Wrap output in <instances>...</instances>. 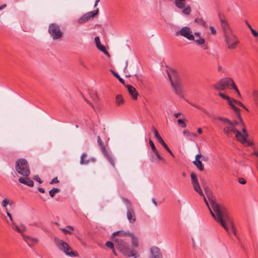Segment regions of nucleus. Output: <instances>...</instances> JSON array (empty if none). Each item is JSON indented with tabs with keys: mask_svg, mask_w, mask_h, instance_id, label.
<instances>
[{
	"mask_svg": "<svg viewBox=\"0 0 258 258\" xmlns=\"http://www.w3.org/2000/svg\"><path fill=\"white\" fill-rule=\"evenodd\" d=\"M178 124L180 126V127L182 128H184L186 127V123L185 121L181 119H178L177 120Z\"/></svg>",
	"mask_w": 258,
	"mask_h": 258,
	"instance_id": "obj_35",
	"label": "nucleus"
},
{
	"mask_svg": "<svg viewBox=\"0 0 258 258\" xmlns=\"http://www.w3.org/2000/svg\"><path fill=\"white\" fill-rule=\"evenodd\" d=\"M195 34L196 36H200V33H199V32H196V33H195Z\"/></svg>",
	"mask_w": 258,
	"mask_h": 258,
	"instance_id": "obj_61",
	"label": "nucleus"
},
{
	"mask_svg": "<svg viewBox=\"0 0 258 258\" xmlns=\"http://www.w3.org/2000/svg\"><path fill=\"white\" fill-rule=\"evenodd\" d=\"M124 103V99L122 96L120 94H118L115 97V104L117 106L123 105Z\"/></svg>",
	"mask_w": 258,
	"mask_h": 258,
	"instance_id": "obj_25",
	"label": "nucleus"
},
{
	"mask_svg": "<svg viewBox=\"0 0 258 258\" xmlns=\"http://www.w3.org/2000/svg\"><path fill=\"white\" fill-rule=\"evenodd\" d=\"M6 212L7 213V216L9 217L10 220L11 221L12 223H14L13 217H12V215L9 213L8 210L7 211V212Z\"/></svg>",
	"mask_w": 258,
	"mask_h": 258,
	"instance_id": "obj_47",
	"label": "nucleus"
},
{
	"mask_svg": "<svg viewBox=\"0 0 258 258\" xmlns=\"http://www.w3.org/2000/svg\"><path fill=\"white\" fill-rule=\"evenodd\" d=\"M48 31L49 34L54 40L61 38L63 35V33L61 31L59 25L56 23L50 24L49 26Z\"/></svg>",
	"mask_w": 258,
	"mask_h": 258,
	"instance_id": "obj_6",
	"label": "nucleus"
},
{
	"mask_svg": "<svg viewBox=\"0 0 258 258\" xmlns=\"http://www.w3.org/2000/svg\"><path fill=\"white\" fill-rule=\"evenodd\" d=\"M59 182L57 177L53 178L50 182V184H52L54 183H57Z\"/></svg>",
	"mask_w": 258,
	"mask_h": 258,
	"instance_id": "obj_46",
	"label": "nucleus"
},
{
	"mask_svg": "<svg viewBox=\"0 0 258 258\" xmlns=\"http://www.w3.org/2000/svg\"><path fill=\"white\" fill-rule=\"evenodd\" d=\"M195 22L199 25H201L205 28L208 27L207 22L202 18H197L195 19Z\"/></svg>",
	"mask_w": 258,
	"mask_h": 258,
	"instance_id": "obj_27",
	"label": "nucleus"
},
{
	"mask_svg": "<svg viewBox=\"0 0 258 258\" xmlns=\"http://www.w3.org/2000/svg\"><path fill=\"white\" fill-rule=\"evenodd\" d=\"M221 81V83L223 84L224 87L226 89V88L229 87L230 86L232 87V88L236 91L237 95L239 96H240V93L236 86L234 82L231 78H225L220 80Z\"/></svg>",
	"mask_w": 258,
	"mask_h": 258,
	"instance_id": "obj_12",
	"label": "nucleus"
},
{
	"mask_svg": "<svg viewBox=\"0 0 258 258\" xmlns=\"http://www.w3.org/2000/svg\"><path fill=\"white\" fill-rule=\"evenodd\" d=\"M98 13V9L96 10L86 13L78 20V23L79 24H83L88 21L90 18L95 17Z\"/></svg>",
	"mask_w": 258,
	"mask_h": 258,
	"instance_id": "obj_13",
	"label": "nucleus"
},
{
	"mask_svg": "<svg viewBox=\"0 0 258 258\" xmlns=\"http://www.w3.org/2000/svg\"><path fill=\"white\" fill-rule=\"evenodd\" d=\"M94 40L97 48L103 52L105 54L109 55V53L106 50L105 47L101 44L99 37L98 36H96L95 37Z\"/></svg>",
	"mask_w": 258,
	"mask_h": 258,
	"instance_id": "obj_21",
	"label": "nucleus"
},
{
	"mask_svg": "<svg viewBox=\"0 0 258 258\" xmlns=\"http://www.w3.org/2000/svg\"><path fill=\"white\" fill-rule=\"evenodd\" d=\"M191 183L194 190L201 196H203L204 200L213 218L220 223L228 233L232 232L236 234V230L229 215L227 209L223 205H219L212 198H209L212 211L198 182L197 174L192 172L190 174Z\"/></svg>",
	"mask_w": 258,
	"mask_h": 258,
	"instance_id": "obj_1",
	"label": "nucleus"
},
{
	"mask_svg": "<svg viewBox=\"0 0 258 258\" xmlns=\"http://www.w3.org/2000/svg\"><path fill=\"white\" fill-rule=\"evenodd\" d=\"M225 133L228 136H231L234 133L237 140L242 144H247V146L252 145V142L248 140V134L247 130H224Z\"/></svg>",
	"mask_w": 258,
	"mask_h": 258,
	"instance_id": "obj_4",
	"label": "nucleus"
},
{
	"mask_svg": "<svg viewBox=\"0 0 258 258\" xmlns=\"http://www.w3.org/2000/svg\"><path fill=\"white\" fill-rule=\"evenodd\" d=\"M203 157L202 155L201 154H197L196 156V160L195 161H200V159Z\"/></svg>",
	"mask_w": 258,
	"mask_h": 258,
	"instance_id": "obj_48",
	"label": "nucleus"
},
{
	"mask_svg": "<svg viewBox=\"0 0 258 258\" xmlns=\"http://www.w3.org/2000/svg\"><path fill=\"white\" fill-rule=\"evenodd\" d=\"M150 258H162L160 249L157 246H153L150 248Z\"/></svg>",
	"mask_w": 258,
	"mask_h": 258,
	"instance_id": "obj_17",
	"label": "nucleus"
},
{
	"mask_svg": "<svg viewBox=\"0 0 258 258\" xmlns=\"http://www.w3.org/2000/svg\"><path fill=\"white\" fill-rule=\"evenodd\" d=\"M167 74L171 84L172 82H180L178 74L177 71L172 68H169L167 70Z\"/></svg>",
	"mask_w": 258,
	"mask_h": 258,
	"instance_id": "obj_14",
	"label": "nucleus"
},
{
	"mask_svg": "<svg viewBox=\"0 0 258 258\" xmlns=\"http://www.w3.org/2000/svg\"><path fill=\"white\" fill-rule=\"evenodd\" d=\"M110 72L112 73V74L114 75V76L115 77H116L119 80V81L122 84L125 85L124 80L122 78H120V76L118 75V74L117 73L115 72L112 70H110Z\"/></svg>",
	"mask_w": 258,
	"mask_h": 258,
	"instance_id": "obj_32",
	"label": "nucleus"
},
{
	"mask_svg": "<svg viewBox=\"0 0 258 258\" xmlns=\"http://www.w3.org/2000/svg\"><path fill=\"white\" fill-rule=\"evenodd\" d=\"M38 189L41 193H44L45 192L44 189L43 188H42L38 187Z\"/></svg>",
	"mask_w": 258,
	"mask_h": 258,
	"instance_id": "obj_51",
	"label": "nucleus"
},
{
	"mask_svg": "<svg viewBox=\"0 0 258 258\" xmlns=\"http://www.w3.org/2000/svg\"><path fill=\"white\" fill-rule=\"evenodd\" d=\"M127 218L129 222L134 223L136 221V216L133 209H129L127 211Z\"/></svg>",
	"mask_w": 258,
	"mask_h": 258,
	"instance_id": "obj_23",
	"label": "nucleus"
},
{
	"mask_svg": "<svg viewBox=\"0 0 258 258\" xmlns=\"http://www.w3.org/2000/svg\"><path fill=\"white\" fill-rule=\"evenodd\" d=\"M34 179L41 183L42 182V180L40 179L38 175H35L34 176Z\"/></svg>",
	"mask_w": 258,
	"mask_h": 258,
	"instance_id": "obj_45",
	"label": "nucleus"
},
{
	"mask_svg": "<svg viewBox=\"0 0 258 258\" xmlns=\"http://www.w3.org/2000/svg\"><path fill=\"white\" fill-rule=\"evenodd\" d=\"M112 238L118 249L124 255L137 258L139 256L138 252L134 249L139 246L137 237L132 232L119 231L114 232Z\"/></svg>",
	"mask_w": 258,
	"mask_h": 258,
	"instance_id": "obj_2",
	"label": "nucleus"
},
{
	"mask_svg": "<svg viewBox=\"0 0 258 258\" xmlns=\"http://www.w3.org/2000/svg\"><path fill=\"white\" fill-rule=\"evenodd\" d=\"M193 163L195 165V166L200 170L203 171L204 169V166L202 162L200 161H193Z\"/></svg>",
	"mask_w": 258,
	"mask_h": 258,
	"instance_id": "obj_30",
	"label": "nucleus"
},
{
	"mask_svg": "<svg viewBox=\"0 0 258 258\" xmlns=\"http://www.w3.org/2000/svg\"><path fill=\"white\" fill-rule=\"evenodd\" d=\"M180 35L189 40H194V36L192 34L190 28L188 27H183L179 31L176 32V35Z\"/></svg>",
	"mask_w": 258,
	"mask_h": 258,
	"instance_id": "obj_10",
	"label": "nucleus"
},
{
	"mask_svg": "<svg viewBox=\"0 0 258 258\" xmlns=\"http://www.w3.org/2000/svg\"><path fill=\"white\" fill-rule=\"evenodd\" d=\"M112 251H113V254H114L115 255H117V253H116V252H115V251L114 250V249L113 248V250H112Z\"/></svg>",
	"mask_w": 258,
	"mask_h": 258,
	"instance_id": "obj_60",
	"label": "nucleus"
},
{
	"mask_svg": "<svg viewBox=\"0 0 258 258\" xmlns=\"http://www.w3.org/2000/svg\"><path fill=\"white\" fill-rule=\"evenodd\" d=\"M127 66V62L126 61V65H125V67L124 69V71H125V70L126 69Z\"/></svg>",
	"mask_w": 258,
	"mask_h": 258,
	"instance_id": "obj_63",
	"label": "nucleus"
},
{
	"mask_svg": "<svg viewBox=\"0 0 258 258\" xmlns=\"http://www.w3.org/2000/svg\"><path fill=\"white\" fill-rule=\"evenodd\" d=\"M229 105L231 106V107L233 109V110L235 112L236 116L238 117L239 119V122L240 124L243 126L242 129H245V126L243 124L242 118L240 116V109L237 107L234 104L235 103L233 101V99H230L229 101H228Z\"/></svg>",
	"mask_w": 258,
	"mask_h": 258,
	"instance_id": "obj_15",
	"label": "nucleus"
},
{
	"mask_svg": "<svg viewBox=\"0 0 258 258\" xmlns=\"http://www.w3.org/2000/svg\"><path fill=\"white\" fill-rule=\"evenodd\" d=\"M190 104H191L192 106H194V107H196V108H198V109H199L203 110V109H202V108H201L200 106H199V105H196V104H193V103H190Z\"/></svg>",
	"mask_w": 258,
	"mask_h": 258,
	"instance_id": "obj_49",
	"label": "nucleus"
},
{
	"mask_svg": "<svg viewBox=\"0 0 258 258\" xmlns=\"http://www.w3.org/2000/svg\"><path fill=\"white\" fill-rule=\"evenodd\" d=\"M183 134L187 139L190 140L194 139L197 136L196 134L190 132V130H184Z\"/></svg>",
	"mask_w": 258,
	"mask_h": 258,
	"instance_id": "obj_24",
	"label": "nucleus"
},
{
	"mask_svg": "<svg viewBox=\"0 0 258 258\" xmlns=\"http://www.w3.org/2000/svg\"><path fill=\"white\" fill-rule=\"evenodd\" d=\"M186 0H175V5L179 9H183L185 6Z\"/></svg>",
	"mask_w": 258,
	"mask_h": 258,
	"instance_id": "obj_29",
	"label": "nucleus"
},
{
	"mask_svg": "<svg viewBox=\"0 0 258 258\" xmlns=\"http://www.w3.org/2000/svg\"><path fill=\"white\" fill-rule=\"evenodd\" d=\"M219 96L222 97L223 99L227 100L228 101H229L231 99V98L229 96L226 95L225 94L222 93H219Z\"/></svg>",
	"mask_w": 258,
	"mask_h": 258,
	"instance_id": "obj_36",
	"label": "nucleus"
},
{
	"mask_svg": "<svg viewBox=\"0 0 258 258\" xmlns=\"http://www.w3.org/2000/svg\"><path fill=\"white\" fill-rule=\"evenodd\" d=\"M122 199H123V201L124 203L125 204L129 205H130V203L129 201L127 199H126L125 198H123Z\"/></svg>",
	"mask_w": 258,
	"mask_h": 258,
	"instance_id": "obj_50",
	"label": "nucleus"
},
{
	"mask_svg": "<svg viewBox=\"0 0 258 258\" xmlns=\"http://www.w3.org/2000/svg\"><path fill=\"white\" fill-rule=\"evenodd\" d=\"M56 244L58 248L62 250L67 255L70 256H76L75 252L73 251L71 247L64 241L62 240H58Z\"/></svg>",
	"mask_w": 258,
	"mask_h": 258,
	"instance_id": "obj_7",
	"label": "nucleus"
},
{
	"mask_svg": "<svg viewBox=\"0 0 258 258\" xmlns=\"http://www.w3.org/2000/svg\"><path fill=\"white\" fill-rule=\"evenodd\" d=\"M194 40L198 45L203 44L205 42V39L204 38H200L197 40L194 39Z\"/></svg>",
	"mask_w": 258,
	"mask_h": 258,
	"instance_id": "obj_37",
	"label": "nucleus"
},
{
	"mask_svg": "<svg viewBox=\"0 0 258 258\" xmlns=\"http://www.w3.org/2000/svg\"><path fill=\"white\" fill-rule=\"evenodd\" d=\"M100 0H96L95 1V4H94V7H96L97 6V5H98V3L100 2Z\"/></svg>",
	"mask_w": 258,
	"mask_h": 258,
	"instance_id": "obj_56",
	"label": "nucleus"
},
{
	"mask_svg": "<svg viewBox=\"0 0 258 258\" xmlns=\"http://www.w3.org/2000/svg\"><path fill=\"white\" fill-rule=\"evenodd\" d=\"M93 99L94 100H97L98 99V96H97L96 93H95V94L94 95V96L93 97Z\"/></svg>",
	"mask_w": 258,
	"mask_h": 258,
	"instance_id": "obj_55",
	"label": "nucleus"
},
{
	"mask_svg": "<svg viewBox=\"0 0 258 258\" xmlns=\"http://www.w3.org/2000/svg\"><path fill=\"white\" fill-rule=\"evenodd\" d=\"M180 115V113H176L174 114V116L175 118H178Z\"/></svg>",
	"mask_w": 258,
	"mask_h": 258,
	"instance_id": "obj_54",
	"label": "nucleus"
},
{
	"mask_svg": "<svg viewBox=\"0 0 258 258\" xmlns=\"http://www.w3.org/2000/svg\"><path fill=\"white\" fill-rule=\"evenodd\" d=\"M210 30L211 31V33L213 35H216V29L214 28V27L213 26H210Z\"/></svg>",
	"mask_w": 258,
	"mask_h": 258,
	"instance_id": "obj_42",
	"label": "nucleus"
},
{
	"mask_svg": "<svg viewBox=\"0 0 258 258\" xmlns=\"http://www.w3.org/2000/svg\"><path fill=\"white\" fill-rule=\"evenodd\" d=\"M105 245L110 248H113L114 244L111 241H107L105 243Z\"/></svg>",
	"mask_w": 258,
	"mask_h": 258,
	"instance_id": "obj_41",
	"label": "nucleus"
},
{
	"mask_svg": "<svg viewBox=\"0 0 258 258\" xmlns=\"http://www.w3.org/2000/svg\"><path fill=\"white\" fill-rule=\"evenodd\" d=\"M6 6H7V5L6 4H4V5L0 6V10H2L5 7H6Z\"/></svg>",
	"mask_w": 258,
	"mask_h": 258,
	"instance_id": "obj_53",
	"label": "nucleus"
},
{
	"mask_svg": "<svg viewBox=\"0 0 258 258\" xmlns=\"http://www.w3.org/2000/svg\"><path fill=\"white\" fill-rule=\"evenodd\" d=\"M245 23L246 24V25L247 26V27L249 28V29H250V30L252 29V27L251 26V25L248 23V22L247 21H246L245 22Z\"/></svg>",
	"mask_w": 258,
	"mask_h": 258,
	"instance_id": "obj_52",
	"label": "nucleus"
},
{
	"mask_svg": "<svg viewBox=\"0 0 258 258\" xmlns=\"http://www.w3.org/2000/svg\"><path fill=\"white\" fill-rule=\"evenodd\" d=\"M60 230L66 234H71L74 228L72 226H68L67 228H61Z\"/></svg>",
	"mask_w": 258,
	"mask_h": 258,
	"instance_id": "obj_28",
	"label": "nucleus"
},
{
	"mask_svg": "<svg viewBox=\"0 0 258 258\" xmlns=\"http://www.w3.org/2000/svg\"><path fill=\"white\" fill-rule=\"evenodd\" d=\"M12 202L10 200L5 198L2 202V206L4 209L5 212H7L8 210V206L12 205Z\"/></svg>",
	"mask_w": 258,
	"mask_h": 258,
	"instance_id": "obj_26",
	"label": "nucleus"
},
{
	"mask_svg": "<svg viewBox=\"0 0 258 258\" xmlns=\"http://www.w3.org/2000/svg\"><path fill=\"white\" fill-rule=\"evenodd\" d=\"M213 87L217 90H224L225 89L221 81L214 85Z\"/></svg>",
	"mask_w": 258,
	"mask_h": 258,
	"instance_id": "obj_31",
	"label": "nucleus"
},
{
	"mask_svg": "<svg viewBox=\"0 0 258 258\" xmlns=\"http://www.w3.org/2000/svg\"><path fill=\"white\" fill-rule=\"evenodd\" d=\"M87 157V154L85 153L82 154L80 158V164L82 165L84 164H88L90 162H94L95 161V159L94 158H91L89 159H87L86 158Z\"/></svg>",
	"mask_w": 258,
	"mask_h": 258,
	"instance_id": "obj_22",
	"label": "nucleus"
},
{
	"mask_svg": "<svg viewBox=\"0 0 258 258\" xmlns=\"http://www.w3.org/2000/svg\"><path fill=\"white\" fill-rule=\"evenodd\" d=\"M152 202H153V203L154 204V205H155V206H157V203H156V201H155V200L154 199H152Z\"/></svg>",
	"mask_w": 258,
	"mask_h": 258,
	"instance_id": "obj_59",
	"label": "nucleus"
},
{
	"mask_svg": "<svg viewBox=\"0 0 258 258\" xmlns=\"http://www.w3.org/2000/svg\"><path fill=\"white\" fill-rule=\"evenodd\" d=\"M233 101L234 102V103L235 104H236L237 105L240 106V107H242L243 108H244V109H245L246 110H247V109L246 108V107H245V106L243 104V103L242 102H241L240 101H237L235 99H233Z\"/></svg>",
	"mask_w": 258,
	"mask_h": 258,
	"instance_id": "obj_39",
	"label": "nucleus"
},
{
	"mask_svg": "<svg viewBox=\"0 0 258 258\" xmlns=\"http://www.w3.org/2000/svg\"><path fill=\"white\" fill-rule=\"evenodd\" d=\"M125 76H126V78H129V77H130L131 76V75H126Z\"/></svg>",
	"mask_w": 258,
	"mask_h": 258,
	"instance_id": "obj_64",
	"label": "nucleus"
},
{
	"mask_svg": "<svg viewBox=\"0 0 258 258\" xmlns=\"http://www.w3.org/2000/svg\"><path fill=\"white\" fill-rule=\"evenodd\" d=\"M15 168L18 173L23 176H29L30 174L28 163L24 159H20L16 161Z\"/></svg>",
	"mask_w": 258,
	"mask_h": 258,
	"instance_id": "obj_5",
	"label": "nucleus"
},
{
	"mask_svg": "<svg viewBox=\"0 0 258 258\" xmlns=\"http://www.w3.org/2000/svg\"><path fill=\"white\" fill-rule=\"evenodd\" d=\"M217 119L225 125L226 127H228V129H229L230 127H234L238 124H239L240 127L243 128V126L240 124L239 120L238 121H231L227 118L222 117H218Z\"/></svg>",
	"mask_w": 258,
	"mask_h": 258,
	"instance_id": "obj_9",
	"label": "nucleus"
},
{
	"mask_svg": "<svg viewBox=\"0 0 258 258\" xmlns=\"http://www.w3.org/2000/svg\"><path fill=\"white\" fill-rule=\"evenodd\" d=\"M124 86L127 89L128 92L132 98L134 100H137L138 99L139 93L136 89L131 85H126Z\"/></svg>",
	"mask_w": 258,
	"mask_h": 258,
	"instance_id": "obj_19",
	"label": "nucleus"
},
{
	"mask_svg": "<svg viewBox=\"0 0 258 258\" xmlns=\"http://www.w3.org/2000/svg\"><path fill=\"white\" fill-rule=\"evenodd\" d=\"M238 182L241 184H245L246 183L245 179L242 177L238 178Z\"/></svg>",
	"mask_w": 258,
	"mask_h": 258,
	"instance_id": "obj_43",
	"label": "nucleus"
},
{
	"mask_svg": "<svg viewBox=\"0 0 258 258\" xmlns=\"http://www.w3.org/2000/svg\"><path fill=\"white\" fill-rule=\"evenodd\" d=\"M198 133L201 134L203 133V130H198Z\"/></svg>",
	"mask_w": 258,
	"mask_h": 258,
	"instance_id": "obj_62",
	"label": "nucleus"
},
{
	"mask_svg": "<svg viewBox=\"0 0 258 258\" xmlns=\"http://www.w3.org/2000/svg\"><path fill=\"white\" fill-rule=\"evenodd\" d=\"M250 31L254 37H258V33L253 28L250 30Z\"/></svg>",
	"mask_w": 258,
	"mask_h": 258,
	"instance_id": "obj_44",
	"label": "nucleus"
},
{
	"mask_svg": "<svg viewBox=\"0 0 258 258\" xmlns=\"http://www.w3.org/2000/svg\"><path fill=\"white\" fill-rule=\"evenodd\" d=\"M154 135L157 141L165 148V149L170 154V155L174 157V154L171 150L169 148L167 145L164 142L161 137L158 134L157 130H153Z\"/></svg>",
	"mask_w": 258,
	"mask_h": 258,
	"instance_id": "obj_16",
	"label": "nucleus"
},
{
	"mask_svg": "<svg viewBox=\"0 0 258 258\" xmlns=\"http://www.w3.org/2000/svg\"><path fill=\"white\" fill-rule=\"evenodd\" d=\"M219 18L224 33V41L227 48L229 49H235L239 43L238 38L234 34L225 16L222 14H219Z\"/></svg>",
	"mask_w": 258,
	"mask_h": 258,
	"instance_id": "obj_3",
	"label": "nucleus"
},
{
	"mask_svg": "<svg viewBox=\"0 0 258 258\" xmlns=\"http://www.w3.org/2000/svg\"><path fill=\"white\" fill-rule=\"evenodd\" d=\"M85 100H86V101L87 102V103L88 104H89L91 105L92 106V107L93 108H94V106L91 104V102H90L89 101H88V100H86V99H85Z\"/></svg>",
	"mask_w": 258,
	"mask_h": 258,
	"instance_id": "obj_57",
	"label": "nucleus"
},
{
	"mask_svg": "<svg viewBox=\"0 0 258 258\" xmlns=\"http://www.w3.org/2000/svg\"><path fill=\"white\" fill-rule=\"evenodd\" d=\"M28 176H23V177H20L19 178V181L27 186L32 187L34 185V182Z\"/></svg>",
	"mask_w": 258,
	"mask_h": 258,
	"instance_id": "obj_20",
	"label": "nucleus"
},
{
	"mask_svg": "<svg viewBox=\"0 0 258 258\" xmlns=\"http://www.w3.org/2000/svg\"><path fill=\"white\" fill-rule=\"evenodd\" d=\"M149 144L151 146V149H152L153 152H154L157 150L154 143L153 142V141L151 140H149Z\"/></svg>",
	"mask_w": 258,
	"mask_h": 258,
	"instance_id": "obj_38",
	"label": "nucleus"
},
{
	"mask_svg": "<svg viewBox=\"0 0 258 258\" xmlns=\"http://www.w3.org/2000/svg\"><path fill=\"white\" fill-rule=\"evenodd\" d=\"M191 12V9L189 5L187 6L185 8L183 9L182 10L183 14L185 15H189Z\"/></svg>",
	"mask_w": 258,
	"mask_h": 258,
	"instance_id": "obj_34",
	"label": "nucleus"
},
{
	"mask_svg": "<svg viewBox=\"0 0 258 258\" xmlns=\"http://www.w3.org/2000/svg\"><path fill=\"white\" fill-rule=\"evenodd\" d=\"M171 85L172 87L174 88L175 93L179 96L180 97H183V93L182 89V86L181 85L180 82H172Z\"/></svg>",
	"mask_w": 258,
	"mask_h": 258,
	"instance_id": "obj_18",
	"label": "nucleus"
},
{
	"mask_svg": "<svg viewBox=\"0 0 258 258\" xmlns=\"http://www.w3.org/2000/svg\"><path fill=\"white\" fill-rule=\"evenodd\" d=\"M97 142H98V145L99 146L102 152L104 154V155L105 156V157L107 158V159L110 162L111 165L113 167H115V163H114L113 158L109 154L108 151L106 150L105 146L104 145V144L102 141L100 136H98V137H97Z\"/></svg>",
	"mask_w": 258,
	"mask_h": 258,
	"instance_id": "obj_8",
	"label": "nucleus"
},
{
	"mask_svg": "<svg viewBox=\"0 0 258 258\" xmlns=\"http://www.w3.org/2000/svg\"><path fill=\"white\" fill-rule=\"evenodd\" d=\"M153 153L156 156V157L159 160H160V161H164V159L160 155L157 150L154 152Z\"/></svg>",
	"mask_w": 258,
	"mask_h": 258,
	"instance_id": "obj_40",
	"label": "nucleus"
},
{
	"mask_svg": "<svg viewBox=\"0 0 258 258\" xmlns=\"http://www.w3.org/2000/svg\"><path fill=\"white\" fill-rule=\"evenodd\" d=\"M135 76H136V78L137 80H138L139 81H140V77L138 75H135Z\"/></svg>",
	"mask_w": 258,
	"mask_h": 258,
	"instance_id": "obj_58",
	"label": "nucleus"
},
{
	"mask_svg": "<svg viewBox=\"0 0 258 258\" xmlns=\"http://www.w3.org/2000/svg\"><path fill=\"white\" fill-rule=\"evenodd\" d=\"M59 192V189L57 188H53L52 189H51L49 191V194L50 195V196L51 197V198H53L55 196V195L56 194V193H58Z\"/></svg>",
	"mask_w": 258,
	"mask_h": 258,
	"instance_id": "obj_33",
	"label": "nucleus"
},
{
	"mask_svg": "<svg viewBox=\"0 0 258 258\" xmlns=\"http://www.w3.org/2000/svg\"><path fill=\"white\" fill-rule=\"evenodd\" d=\"M12 226H13V229L15 230V231H17L18 232H19V233H20L22 235V236L23 237L24 240L28 244V245L29 246H30V242L31 241H34V242H37V240L36 239H33L30 237H29L28 236H26L25 235V234H24L23 233V231L24 230V227H19L18 226H17L16 223L14 222V223H12Z\"/></svg>",
	"mask_w": 258,
	"mask_h": 258,
	"instance_id": "obj_11",
	"label": "nucleus"
}]
</instances>
